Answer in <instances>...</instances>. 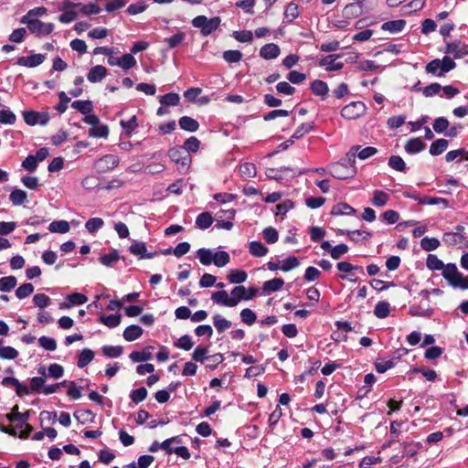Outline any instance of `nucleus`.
Masks as SVG:
<instances>
[{
  "mask_svg": "<svg viewBox=\"0 0 468 468\" xmlns=\"http://www.w3.org/2000/svg\"><path fill=\"white\" fill-rule=\"evenodd\" d=\"M328 169L332 176L340 180L352 178L357 172L355 164L347 160L346 156L340 162L331 164Z\"/></svg>",
  "mask_w": 468,
  "mask_h": 468,
  "instance_id": "nucleus-1",
  "label": "nucleus"
},
{
  "mask_svg": "<svg viewBox=\"0 0 468 468\" xmlns=\"http://www.w3.org/2000/svg\"><path fill=\"white\" fill-rule=\"evenodd\" d=\"M456 67V63L448 56L443 57L442 59L435 58L430 61L425 70L427 73L436 77H442Z\"/></svg>",
  "mask_w": 468,
  "mask_h": 468,
  "instance_id": "nucleus-2",
  "label": "nucleus"
},
{
  "mask_svg": "<svg viewBox=\"0 0 468 468\" xmlns=\"http://www.w3.org/2000/svg\"><path fill=\"white\" fill-rule=\"evenodd\" d=\"M442 276L454 288L468 289V277L459 272L454 263H448L443 271Z\"/></svg>",
  "mask_w": 468,
  "mask_h": 468,
  "instance_id": "nucleus-3",
  "label": "nucleus"
},
{
  "mask_svg": "<svg viewBox=\"0 0 468 468\" xmlns=\"http://www.w3.org/2000/svg\"><path fill=\"white\" fill-rule=\"evenodd\" d=\"M221 19L218 16H214L208 19L206 16H197L192 20V26L199 28L201 34L207 37L216 31L220 26Z\"/></svg>",
  "mask_w": 468,
  "mask_h": 468,
  "instance_id": "nucleus-4",
  "label": "nucleus"
},
{
  "mask_svg": "<svg viewBox=\"0 0 468 468\" xmlns=\"http://www.w3.org/2000/svg\"><path fill=\"white\" fill-rule=\"evenodd\" d=\"M170 159L177 165V169L180 173H186L191 163L189 154H186L182 147H172L168 151Z\"/></svg>",
  "mask_w": 468,
  "mask_h": 468,
  "instance_id": "nucleus-5",
  "label": "nucleus"
},
{
  "mask_svg": "<svg viewBox=\"0 0 468 468\" xmlns=\"http://www.w3.org/2000/svg\"><path fill=\"white\" fill-rule=\"evenodd\" d=\"M21 22L26 24L29 31L37 36H47L54 29L52 23H44L37 18L28 20L21 19Z\"/></svg>",
  "mask_w": 468,
  "mask_h": 468,
  "instance_id": "nucleus-6",
  "label": "nucleus"
},
{
  "mask_svg": "<svg viewBox=\"0 0 468 468\" xmlns=\"http://www.w3.org/2000/svg\"><path fill=\"white\" fill-rule=\"evenodd\" d=\"M378 153V149L373 146H367L361 148L360 145H353L346 153V159L356 164V157L360 160H366L375 155Z\"/></svg>",
  "mask_w": 468,
  "mask_h": 468,
  "instance_id": "nucleus-7",
  "label": "nucleus"
},
{
  "mask_svg": "<svg viewBox=\"0 0 468 468\" xmlns=\"http://www.w3.org/2000/svg\"><path fill=\"white\" fill-rule=\"evenodd\" d=\"M365 112L366 106L362 101H352L341 110V115L345 119L354 120L363 115Z\"/></svg>",
  "mask_w": 468,
  "mask_h": 468,
  "instance_id": "nucleus-8",
  "label": "nucleus"
},
{
  "mask_svg": "<svg viewBox=\"0 0 468 468\" xmlns=\"http://www.w3.org/2000/svg\"><path fill=\"white\" fill-rule=\"evenodd\" d=\"M258 292L255 287L245 288L244 286H236L231 290V294L235 301V306L241 301L251 300Z\"/></svg>",
  "mask_w": 468,
  "mask_h": 468,
  "instance_id": "nucleus-9",
  "label": "nucleus"
},
{
  "mask_svg": "<svg viewBox=\"0 0 468 468\" xmlns=\"http://www.w3.org/2000/svg\"><path fill=\"white\" fill-rule=\"evenodd\" d=\"M445 53L452 55L454 58H461L468 55V44L460 40L449 42L446 45Z\"/></svg>",
  "mask_w": 468,
  "mask_h": 468,
  "instance_id": "nucleus-10",
  "label": "nucleus"
},
{
  "mask_svg": "<svg viewBox=\"0 0 468 468\" xmlns=\"http://www.w3.org/2000/svg\"><path fill=\"white\" fill-rule=\"evenodd\" d=\"M120 163L119 157L115 154H106L96 161V167L99 172L106 173L114 169Z\"/></svg>",
  "mask_w": 468,
  "mask_h": 468,
  "instance_id": "nucleus-11",
  "label": "nucleus"
},
{
  "mask_svg": "<svg viewBox=\"0 0 468 468\" xmlns=\"http://www.w3.org/2000/svg\"><path fill=\"white\" fill-rule=\"evenodd\" d=\"M24 121L28 125H36L37 123L45 125L49 118L47 113H40L35 111H26L23 112Z\"/></svg>",
  "mask_w": 468,
  "mask_h": 468,
  "instance_id": "nucleus-12",
  "label": "nucleus"
},
{
  "mask_svg": "<svg viewBox=\"0 0 468 468\" xmlns=\"http://www.w3.org/2000/svg\"><path fill=\"white\" fill-rule=\"evenodd\" d=\"M212 301L221 306L235 307V301L232 294H229L226 291L220 290L211 294Z\"/></svg>",
  "mask_w": 468,
  "mask_h": 468,
  "instance_id": "nucleus-13",
  "label": "nucleus"
},
{
  "mask_svg": "<svg viewBox=\"0 0 468 468\" xmlns=\"http://www.w3.org/2000/svg\"><path fill=\"white\" fill-rule=\"evenodd\" d=\"M340 57L338 54L325 56L320 59L319 65L324 67L327 71L340 70L344 67L343 62H336Z\"/></svg>",
  "mask_w": 468,
  "mask_h": 468,
  "instance_id": "nucleus-14",
  "label": "nucleus"
},
{
  "mask_svg": "<svg viewBox=\"0 0 468 468\" xmlns=\"http://www.w3.org/2000/svg\"><path fill=\"white\" fill-rule=\"evenodd\" d=\"M46 57L43 54H34L17 58L16 64L27 68H34L42 64Z\"/></svg>",
  "mask_w": 468,
  "mask_h": 468,
  "instance_id": "nucleus-15",
  "label": "nucleus"
},
{
  "mask_svg": "<svg viewBox=\"0 0 468 468\" xmlns=\"http://www.w3.org/2000/svg\"><path fill=\"white\" fill-rule=\"evenodd\" d=\"M130 252L140 259H152L156 253H147L146 244L142 241H133L130 246Z\"/></svg>",
  "mask_w": 468,
  "mask_h": 468,
  "instance_id": "nucleus-16",
  "label": "nucleus"
},
{
  "mask_svg": "<svg viewBox=\"0 0 468 468\" xmlns=\"http://www.w3.org/2000/svg\"><path fill=\"white\" fill-rule=\"evenodd\" d=\"M107 75V69L101 65L92 67L88 72L87 79L91 83L101 81Z\"/></svg>",
  "mask_w": 468,
  "mask_h": 468,
  "instance_id": "nucleus-17",
  "label": "nucleus"
},
{
  "mask_svg": "<svg viewBox=\"0 0 468 468\" xmlns=\"http://www.w3.org/2000/svg\"><path fill=\"white\" fill-rule=\"evenodd\" d=\"M281 53L280 48L274 43H269L262 46L260 49V56L264 59H274Z\"/></svg>",
  "mask_w": 468,
  "mask_h": 468,
  "instance_id": "nucleus-18",
  "label": "nucleus"
},
{
  "mask_svg": "<svg viewBox=\"0 0 468 468\" xmlns=\"http://www.w3.org/2000/svg\"><path fill=\"white\" fill-rule=\"evenodd\" d=\"M426 147L421 138H411L405 144V151L410 154H415L423 151Z\"/></svg>",
  "mask_w": 468,
  "mask_h": 468,
  "instance_id": "nucleus-19",
  "label": "nucleus"
},
{
  "mask_svg": "<svg viewBox=\"0 0 468 468\" xmlns=\"http://www.w3.org/2000/svg\"><path fill=\"white\" fill-rule=\"evenodd\" d=\"M6 418L10 421H17L18 422L17 427L23 428L24 424L27 423V421L29 418V411L20 413L18 411V406H15L13 408L12 412L6 415Z\"/></svg>",
  "mask_w": 468,
  "mask_h": 468,
  "instance_id": "nucleus-20",
  "label": "nucleus"
},
{
  "mask_svg": "<svg viewBox=\"0 0 468 468\" xmlns=\"http://www.w3.org/2000/svg\"><path fill=\"white\" fill-rule=\"evenodd\" d=\"M144 330L137 324L127 326L123 331V338L128 342H133L142 336Z\"/></svg>",
  "mask_w": 468,
  "mask_h": 468,
  "instance_id": "nucleus-21",
  "label": "nucleus"
},
{
  "mask_svg": "<svg viewBox=\"0 0 468 468\" xmlns=\"http://www.w3.org/2000/svg\"><path fill=\"white\" fill-rule=\"evenodd\" d=\"M310 90L315 96L325 97L328 94L329 88L326 82L315 80L310 84Z\"/></svg>",
  "mask_w": 468,
  "mask_h": 468,
  "instance_id": "nucleus-22",
  "label": "nucleus"
},
{
  "mask_svg": "<svg viewBox=\"0 0 468 468\" xmlns=\"http://www.w3.org/2000/svg\"><path fill=\"white\" fill-rule=\"evenodd\" d=\"M178 124L182 130L194 133L198 130L199 123L197 120L189 117V116H183L179 119Z\"/></svg>",
  "mask_w": 468,
  "mask_h": 468,
  "instance_id": "nucleus-23",
  "label": "nucleus"
},
{
  "mask_svg": "<svg viewBox=\"0 0 468 468\" xmlns=\"http://www.w3.org/2000/svg\"><path fill=\"white\" fill-rule=\"evenodd\" d=\"M227 278L232 284H241L246 282L248 274L245 271L232 269L229 271Z\"/></svg>",
  "mask_w": 468,
  "mask_h": 468,
  "instance_id": "nucleus-24",
  "label": "nucleus"
},
{
  "mask_svg": "<svg viewBox=\"0 0 468 468\" xmlns=\"http://www.w3.org/2000/svg\"><path fill=\"white\" fill-rule=\"evenodd\" d=\"M389 200V195L382 190H375L371 198V204L377 207H382Z\"/></svg>",
  "mask_w": 468,
  "mask_h": 468,
  "instance_id": "nucleus-25",
  "label": "nucleus"
},
{
  "mask_svg": "<svg viewBox=\"0 0 468 468\" xmlns=\"http://www.w3.org/2000/svg\"><path fill=\"white\" fill-rule=\"evenodd\" d=\"M268 251V248L261 241L254 240L249 243V252L254 257H263Z\"/></svg>",
  "mask_w": 468,
  "mask_h": 468,
  "instance_id": "nucleus-26",
  "label": "nucleus"
},
{
  "mask_svg": "<svg viewBox=\"0 0 468 468\" xmlns=\"http://www.w3.org/2000/svg\"><path fill=\"white\" fill-rule=\"evenodd\" d=\"M66 299L69 302V303L61 306V308H63V307L69 308L73 305H81V304H84L85 303H87V301H88V297L85 294L80 293V292L70 293L67 296Z\"/></svg>",
  "mask_w": 468,
  "mask_h": 468,
  "instance_id": "nucleus-27",
  "label": "nucleus"
},
{
  "mask_svg": "<svg viewBox=\"0 0 468 468\" xmlns=\"http://www.w3.org/2000/svg\"><path fill=\"white\" fill-rule=\"evenodd\" d=\"M94 358V352L91 349L84 348L78 356L77 366L80 368L87 367Z\"/></svg>",
  "mask_w": 468,
  "mask_h": 468,
  "instance_id": "nucleus-28",
  "label": "nucleus"
},
{
  "mask_svg": "<svg viewBox=\"0 0 468 468\" xmlns=\"http://www.w3.org/2000/svg\"><path fill=\"white\" fill-rule=\"evenodd\" d=\"M405 26H406V22L402 19H399V20L385 22L381 26V28L383 30L388 31L390 33H399L404 29Z\"/></svg>",
  "mask_w": 468,
  "mask_h": 468,
  "instance_id": "nucleus-29",
  "label": "nucleus"
},
{
  "mask_svg": "<svg viewBox=\"0 0 468 468\" xmlns=\"http://www.w3.org/2000/svg\"><path fill=\"white\" fill-rule=\"evenodd\" d=\"M121 319L122 317L120 314H100L99 316V322L109 328L117 327L121 324Z\"/></svg>",
  "mask_w": 468,
  "mask_h": 468,
  "instance_id": "nucleus-30",
  "label": "nucleus"
},
{
  "mask_svg": "<svg viewBox=\"0 0 468 468\" xmlns=\"http://www.w3.org/2000/svg\"><path fill=\"white\" fill-rule=\"evenodd\" d=\"M286 172H291L292 177H295L303 173L302 171H293L290 167L282 166L278 169H269L267 176L271 178L281 179Z\"/></svg>",
  "mask_w": 468,
  "mask_h": 468,
  "instance_id": "nucleus-31",
  "label": "nucleus"
},
{
  "mask_svg": "<svg viewBox=\"0 0 468 468\" xmlns=\"http://www.w3.org/2000/svg\"><path fill=\"white\" fill-rule=\"evenodd\" d=\"M449 143L446 139H437L430 146V154L433 156L440 155L448 148Z\"/></svg>",
  "mask_w": 468,
  "mask_h": 468,
  "instance_id": "nucleus-32",
  "label": "nucleus"
},
{
  "mask_svg": "<svg viewBox=\"0 0 468 468\" xmlns=\"http://www.w3.org/2000/svg\"><path fill=\"white\" fill-rule=\"evenodd\" d=\"M356 209L347 203H338L331 210L333 216L354 215Z\"/></svg>",
  "mask_w": 468,
  "mask_h": 468,
  "instance_id": "nucleus-33",
  "label": "nucleus"
},
{
  "mask_svg": "<svg viewBox=\"0 0 468 468\" xmlns=\"http://www.w3.org/2000/svg\"><path fill=\"white\" fill-rule=\"evenodd\" d=\"M213 221V217L209 212H202L197 217L196 225L200 229H207L212 225Z\"/></svg>",
  "mask_w": 468,
  "mask_h": 468,
  "instance_id": "nucleus-34",
  "label": "nucleus"
},
{
  "mask_svg": "<svg viewBox=\"0 0 468 468\" xmlns=\"http://www.w3.org/2000/svg\"><path fill=\"white\" fill-rule=\"evenodd\" d=\"M300 15L299 5L296 3L291 2L285 6L284 19L288 23H292Z\"/></svg>",
  "mask_w": 468,
  "mask_h": 468,
  "instance_id": "nucleus-35",
  "label": "nucleus"
},
{
  "mask_svg": "<svg viewBox=\"0 0 468 468\" xmlns=\"http://www.w3.org/2000/svg\"><path fill=\"white\" fill-rule=\"evenodd\" d=\"M284 284V281L282 278H274L272 280L266 281L263 285L262 289L265 292H274L282 288Z\"/></svg>",
  "mask_w": 468,
  "mask_h": 468,
  "instance_id": "nucleus-36",
  "label": "nucleus"
},
{
  "mask_svg": "<svg viewBox=\"0 0 468 468\" xmlns=\"http://www.w3.org/2000/svg\"><path fill=\"white\" fill-rule=\"evenodd\" d=\"M9 199L14 206H21L27 202V195L22 189H14L9 195Z\"/></svg>",
  "mask_w": 468,
  "mask_h": 468,
  "instance_id": "nucleus-37",
  "label": "nucleus"
},
{
  "mask_svg": "<svg viewBox=\"0 0 468 468\" xmlns=\"http://www.w3.org/2000/svg\"><path fill=\"white\" fill-rule=\"evenodd\" d=\"M230 261L229 254L225 250L214 251L213 261L217 267L222 268L226 266Z\"/></svg>",
  "mask_w": 468,
  "mask_h": 468,
  "instance_id": "nucleus-38",
  "label": "nucleus"
},
{
  "mask_svg": "<svg viewBox=\"0 0 468 468\" xmlns=\"http://www.w3.org/2000/svg\"><path fill=\"white\" fill-rule=\"evenodd\" d=\"M214 250L210 249H199L197 251V256L202 265L208 266L213 261Z\"/></svg>",
  "mask_w": 468,
  "mask_h": 468,
  "instance_id": "nucleus-39",
  "label": "nucleus"
},
{
  "mask_svg": "<svg viewBox=\"0 0 468 468\" xmlns=\"http://www.w3.org/2000/svg\"><path fill=\"white\" fill-rule=\"evenodd\" d=\"M442 240L448 246H455L464 240V236L460 233L445 232Z\"/></svg>",
  "mask_w": 468,
  "mask_h": 468,
  "instance_id": "nucleus-40",
  "label": "nucleus"
},
{
  "mask_svg": "<svg viewBox=\"0 0 468 468\" xmlns=\"http://www.w3.org/2000/svg\"><path fill=\"white\" fill-rule=\"evenodd\" d=\"M426 266L431 271H443L446 265L437 255L429 254L426 260Z\"/></svg>",
  "mask_w": 468,
  "mask_h": 468,
  "instance_id": "nucleus-41",
  "label": "nucleus"
},
{
  "mask_svg": "<svg viewBox=\"0 0 468 468\" xmlns=\"http://www.w3.org/2000/svg\"><path fill=\"white\" fill-rule=\"evenodd\" d=\"M213 324L218 333L221 334L231 326V322L221 316L215 314L213 317Z\"/></svg>",
  "mask_w": 468,
  "mask_h": 468,
  "instance_id": "nucleus-42",
  "label": "nucleus"
},
{
  "mask_svg": "<svg viewBox=\"0 0 468 468\" xmlns=\"http://www.w3.org/2000/svg\"><path fill=\"white\" fill-rule=\"evenodd\" d=\"M390 313V305L388 302L381 301L378 302L374 308V314L379 318L383 319L388 316Z\"/></svg>",
  "mask_w": 468,
  "mask_h": 468,
  "instance_id": "nucleus-43",
  "label": "nucleus"
},
{
  "mask_svg": "<svg viewBox=\"0 0 468 468\" xmlns=\"http://www.w3.org/2000/svg\"><path fill=\"white\" fill-rule=\"evenodd\" d=\"M159 102L163 106H176L180 102V96L177 93L170 92L160 96Z\"/></svg>",
  "mask_w": 468,
  "mask_h": 468,
  "instance_id": "nucleus-44",
  "label": "nucleus"
},
{
  "mask_svg": "<svg viewBox=\"0 0 468 468\" xmlns=\"http://www.w3.org/2000/svg\"><path fill=\"white\" fill-rule=\"evenodd\" d=\"M48 230L52 233H67L69 230V224L66 220H56L49 224Z\"/></svg>",
  "mask_w": 468,
  "mask_h": 468,
  "instance_id": "nucleus-45",
  "label": "nucleus"
},
{
  "mask_svg": "<svg viewBox=\"0 0 468 468\" xmlns=\"http://www.w3.org/2000/svg\"><path fill=\"white\" fill-rule=\"evenodd\" d=\"M136 65V59L131 53H126L119 58L118 67L123 70H128Z\"/></svg>",
  "mask_w": 468,
  "mask_h": 468,
  "instance_id": "nucleus-46",
  "label": "nucleus"
},
{
  "mask_svg": "<svg viewBox=\"0 0 468 468\" xmlns=\"http://www.w3.org/2000/svg\"><path fill=\"white\" fill-rule=\"evenodd\" d=\"M120 255L117 250H113L110 253L103 254L99 258V261L107 267L113 266L118 262Z\"/></svg>",
  "mask_w": 468,
  "mask_h": 468,
  "instance_id": "nucleus-47",
  "label": "nucleus"
},
{
  "mask_svg": "<svg viewBox=\"0 0 468 468\" xmlns=\"http://www.w3.org/2000/svg\"><path fill=\"white\" fill-rule=\"evenodd\" d=\"M109 134V128L105 124L100 122L93 126L89 131V135L95 138H107Z\"/></svg>",
  "mask_w": 468,
  "mask_h": 468,
  "instance_id": "nucleus-48",
  "label": "nucleus"
},
{
  "mask_svg": "<svg viewBox=\"0 0 468 468\" xmlns=\"http://www.w3.org/2000/svg\"><path fill=\"white\" fill-rule=\"evenodd\" d=\"M441 242L437 238L425 237L420 240V247L425 251H432L439 248Z\"/></svg>",
  "mask_w": 468,
  "mask_h": 468,
  "instance_id": "nucleus-49",
  "label": "nucleus"
},
{
  "mask_svg": "<svg viewBox=\"0 0 468 468\" xmlns=\"http://www.w3.org/2000/svg\"><path fill=\"white\" fill-rule=\"evenodd\" d=\"M420 204H422V205H442L443 207H445V208L450 207L449 200H447L446 198L429 197V196L422 197V199L420 200Z\"/></svg>",
  "mask_w": 468,
  "mask_h": 468,
  "instance_id": "nucleus-50",
  "label": "nucleus"
},
{
  "mask_svg": "<svg viewBox=\"0 0 468 468\" xmlns=\"http://www.w3.org/2000/svg\"><path fill=\"white\" fill-rule=\"evenodd\" d=\"M239 174L244 178L254 177L257 174L256 166L252 163H244L239 165Z\"/></svg>",
  "mask_w": 468,
  "mask_h": 468,
  "instance_id": "nucleus-51",
  "label": "nucleus"
},
{
  "mask_svg": "<svg viewBox=\"0 0 468 468\" xmlns=\"http://www.w3.org/2000/svg\"><path fill=\"white\" fill-rule=\"evenodd\" d=\"M71 107L86 115L91 112L92 102L90 101H75L71 103Z\"/></svg>",
  "mask_w": 468,
  "mask_h": 468,
  "instance_id": "nucleus-52",
  "label": "nucleus"
},
{
  "mask_svg": "<svg viewBox=\"0 0 468 468\" xmlns=\"http://www.w3.org/2000/svg\"><path fill=\"white\" fill-rule=\"evenodd\" d=\"M181 442L182 439L180 436H174L161 442L160 446L162 447V450L165 452V453L171 454L174 453L175 447H173V445L179 444Z\"/></svg>",
  "mask_w": 468,
  "mask_h": 468,
  "instance_id": "nucleus-53",
  "label": "nucleus"
},
{
  "mask_svg": "<svg viewBox=\"0 0 468 468\" xmlns=\"http://www.w3.org/2000/svg\"><path fill=\"white\" fill-rule=\"evenodd\" d=\"M396 365V362L394 359H379L375 362V369L378 373H385L388 369L394 367Z\"/></svg>",
  "mask_w": 468,
  "mask_h": 468,
  "instance_id": "nucleus-54",
  "label": "nucleus"
},
{
  "mask_svg": "<svg viewBox=\"0 0 468 468\" xmlns=\"http://www.w3.org/2000/svg\"><path fill=\"white\" fill-rule=\"evenodd\" d=\"M121 126L122 127L124 133L129 137L131 136L132 133L135 130V128L138 126L136 116H132L129 120L121 121Z\"/></svg>",
  "mask_w": 468,
  "mask_h": 468,
  "instance_id": "nucleus-55",
  "label": "nucleus"
},
{
  "mask_svg": "<svg viewBox=\"0 0 468 468\" xmlns=\"http://www.w3.org/2000/svg\"><path fill=\"white\" fill-rule=\"evenodd\" d=\"M102 354L111 358L119 357L122 354V347L120 346H104L101 348Z\"/></svg>",
  "mask_w": 468,
  "mask_h": 468,
  "instance_id": "nucleus-56",
  "label": "nucleus"
},
{
  "mask_svg": "<svg viewBox=\"0 0 468 468\" xmlns=\"http://www.w3.org/2000/svg\"><path fill=\"white\" fill-rule=\"evenodd\" d=\"M186 38V34L178 32L170 37H165L164 42L167 44L168 48H174L179 46Z\"/></svg>",
  "mask_w": 468,
  "mask_h": 468,
  "instance_id": "nucleus-57",
  "label": "nucleus"
},
{
  "mask_svg": "<svg viewBox=\"0 0 468 468\" xmlns=\"http://www.w3.org/2000/svg\"><path fill=\"white\" fill-rule=\"evenodd\" d=\"M300 265V261L295 256H291L281 261V270L282 271H289L297 268Z\"/></svg>",
  "mask_w": 468,
  "mask_h": 468,
  "instance_id": "nucleus-58",
  "label": "nucleus"
},
{
  "mask_svg": "<svg viewBox=\"0 0 468 468\" xmlns=\"http://www.w3.org/2000/svg\"><path fill=\"white\" fill-rule=\"evenodd\" d=\"M16 278L15 276H6L0 278V292H9L16 285Z\"/></svg>",
  "mask_w": 468,
  "mask_h": 468,
  "instance_id": "nucleus-59",
  "label": "nucleus"
},
{
  "mask_svg": "<svg viewBox=\"0 0 468 468\" xmlns=\"http://www.w3.org/2000/svg\"><path fill=\"white\" fill-rule=\"evenodd\" d=\"M314 128V122H305L302 123L293 133L292 135V139H300L304 136V134L308 133L309 132L313 131Z\"/></svg>",
  "mask_w": 468,
  "mask_h": 468,
  "instance_id": "nucleus-60",
  "label": "nucleus"
},
{
  "mask_svg": "<svg viewBox=\"0 0 468 468\" xmlns=\"http://www.w3.org/2000/svg\"><path fill=\"white\" fill-rule=\"evenodd\" d=\"M199 145V140L195 136H191L186 140V142L184 143V146L182 148L185 150L186 154L196 153L198 151Z\"/></svg>",
  "mask_w": 468,
  "mask_h": 468,
  "instance_id": "nucleus-61",
  "label": "nucleus"
},
{
  "mask_svg": "<svg viewBox=\"0 0 468 468\" xmlns=\"http://www.w3.org/2000/svg\"><path fill=\"white\" fill-rule=\"evenodd\" d=\"M388 165L399 172H404L406 170V164L399 155H391L388 159Z\"/></svg>",
  "mask_w": 468,
  "mask_h": 468,
  "instance_id": "nucleus-62",
  "label": "nucleus"
},
{
  "mask_svg": "<svg viewBox=\"0 0 468 468\" xmlns=\"http://www.w3.org/2000/svg\"><path fill=\"white\" fill-rule=\"evenodd\" d=\"M147 0H140L136 3L131 4L127 8V13L131 16H135L143 13L147 8Z\"/></svg>",
  "mask_w": 468,
  "mask_h": 468,
  "instance_id": "nucleus-63",
  "label": "nucleus"
},
{
  "mask_svg": "<svg viewBox=\"0 0 468 468\" xmlns=\"http://www.w3.org/2000/svg\"><path fill=\"white\" fill-rule=\"evenodd\" d=\"M104 221L101 218H91L85 223V228L90 233H94L102 228Z\"/></svg>",
  "mask_w": 468,
  "mask_h": 468,
  "instance_id": "nucleus-64",
  "label": "nucleus"
}]
</instances>
